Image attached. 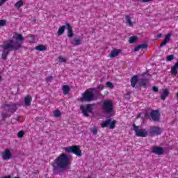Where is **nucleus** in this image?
<instances>
[{"mask_svg":"<svg viewBox=\"0 0 178 178\" xmlns=\"http://www.w3.org/2000/svg\"><path fill=\"white\" fill-rule=\"evenodd\" d=\"M72 165V160L69 156H58L53 163V168L54 170H60V172H63V170H66L69 165Z\"/></svg>","mask_w":178,"mask_h":178,"instance_id":"1","label":"nucleus"},{"mask_svg":"<svg viewBox=\"0 0 178 178\" xmlns=\"http://www.w3.org/2000/svg\"><path fill=\"white\" fill-rule=\"evenodd\" d=\"M22 48V44L19 42V41H15L13 40H9L4 42L3 45L2 46V49L4 51H17V49H20Z\"/></svg>","mask_w":178,"mask_h":178,"instance_id":"2","label":"nucleus"},{"mask_svg":"<svg viewBox=\"0 0 178 178\" xmlns=\"http://www.w3.org/2000/svg\"><path fill=\"white\" fill-rule=\"evenodd\" d=\"M94 91H97V88H88L83 94L80 99L81 102H91L95 101V95Z\"/></svg>","mask_w":178,"mask_h":178,"instance_id":"3","label":"nucleus"},{"mask_svg":"<svg viewBox=\"0 0 178 178\" xmlns=\"http://www.w3.org/2000/svg\"><path fill=\"white\" fill-rule=\"evenodd\" d=\"M63 149L67 152V154H74L76 156H81V149L80 145H72L67 147H64Z\"/></svg>","mask_w":178,"mask_h":178,"instance_id":"4","label":"nucleus"},{"mask_svg":"<svg viewBox=\"0 0 178 178\" xmlns=\"http://www.w3.org/2000/svg\"><path fill=\"white\" fill-rule=\"evenodd\" d=\"M94 104H86V106L84 105H81L80 106V109L83 115V116H85L86 118H88L90 116V113H92V111H93V107Z\"/></svg>","mask_w":178,"mask_h":178,"instance_id":"5","label":"nucleus"},{"mask_svg":"<svg viewBox=\"0 0 178 178\" xmlns=\"http://www.w3.org/2000/svg\"><path fill=\"white\" fill-rule=\"evenodd\" d=\"M134 127V131H135V134L136 137H142V138H145L147 137L148 136V131L145 129H140V127L136 125V124H133Z\"/></svg>","mask_w":178,"mask_h":178,"instance_id":"6","label":"nucleus"},{"mask_svg":"<svg viewBox=\"0 0 178 178\" xmlns=\"http://www.w3.org/2000/svg\"><path fill=\"white\" fill-rule=\"evenodd\" d=\"M102 109L106 113H112L113 112V102L111 100H105L103 102Z\"/></svg>","mask_w":178,"mask_h":178,"instance_id":"7","label":"nucleus"},{"mask_svg":"<svg viewBox=\"0 0 178 178\" xmlns=\"http://www.w3.org/2000/svg\"><path fill=\"white\" fill-rule=\"evenodd\" d=\"M116 120H113L111 118L107 119L106 121H104L101 126L102 129H105V127H108L109 126V129L111 130H113L115 127H116Z\"/></svg>","mask_w":178,"mask_h":178,"instance_id":"8","label":"nucleus"},{"mask_svg":"<svg viewBox=\"0 0 178 178\" xmlns=\"http://www.w3.org/2000/svg\"><path fill=\"white\" fill-rule=\"evenodd\" d=\"M142 76L143 78L139 80V87H147L149 83L150 75L148 73H144Z\"/></svg>","mask_w":178,"mask_h":178,"instance_id":"9","label":"nucleus"},{"mask_svg":"<svg viewBox=\"0 0 178 178\" xmlns=\"http://www.w3.org/2000/svg\"><path fill=\"white\" fill-rule=\"evenodd\" d=\"M4 108L7 112H10L11 113H15L16 112L17 107L16 106V104L14 103H9L4 104Z\"/></svg>","mask_w":178,"mask_h":178,"instance_id":"10","label":"nucleus"},{"mask_svg":"<svg viewBox=\"0 0 178 178\" xmlns=\"http://www.w3.org/2000/svg\"><path fill=\"white\" fill-rule=\"evenodd\" d=\"M83 43V38L80 35H75L72 40L71 41V44L74 47H79V45H81Z\"/></svg>","mask_w":178,"mask_h":178,"instance_id":"11","label":"nucleus"},{"mask_svg":"<svg viewBox=\"0 0 178 178\" xmlns=\"http://www.w3.org/2000/svg\"><path fill=\"white\" fill-rule=\"evenodd\" d=\"M65 26L67 27V37L68 38H72L74 35L73 28L69 23L65 24Z\"/></svg>","mask_w":178,"mask_h":178,"instance_id":"12","label":"nucleus"},{"mask_svg":"<svg viewBox=\"0 0 178 178\" xmlns=\"http://www.w3.org/2000/svg\"><path fill=\"white\" fill-rule=\"evenodd\" d=\"M177 69H178V60L175 65L171 67V74L173 77L177 76Z\"/></svg>","mask_w":178,"mask_h":178,"instance_id":"13","label":"nucleus"},{"mask_svg":"<svg viewBox=\"0 0 178 178\" xmlns=\"http://www.w3.org/2000/svg\"><path fill=\"white\" fill-rule=\"evenodd\" d=\"M170 37H172L171 33L167 34L163 41L161 42V44H160V47H165V45H166L169 41H170Z\"/></svg>","mask_w":178,"mask_h":178,"instance_id":"14","label":"nucleus"},{"mask_svg":"<svg viewBox=\"0 0 178 178\" xmlns=\"http://www.w3.org/2000/svg\"><path fill=\"white\" fill-rule=\"evenodd\" d=\"M119 54H120V50L118 49H114L109 54V58L113 59V58H116V56H118Z\"/></svg>","mask_w":178,"mask_h":178,"instance_id":"15","label":"nucleus"},{"mask_svg":"<svg viewBox=\"0 0 178 178\" xmlns=\"http://www.w3.org/2000/svg\"><path fill=\"white\" fill-rule=\"evenodd\" d=\"M138 81V75H134L131 78V85L133 88H136V84Z\"/></svg>","mask_w":178,"mask_h":178,"instance_id":"16","label":"nucleus"},{"mask_svg":"<svg viewBox=\"0 0 178 178\" xmlns=\"http://www.w3.org/2000/svg\"><path fill=\"white\" fill-rule=\"evenodd\" d=\"M148 48V44H141L138 46L136 47L134 49V52H137L138 51H140V49H147Z\"/></svg>","mask_w":178,"mask_h":178,"instance_id":"17","label":"nucleus"},{"mask_svg":"<svg viewBox=\"0 0 178 178\" xmlns=\"http://www.w3.org/2000/svg\"><path fill=\"white\" fill-rule=\"evenodd\" d=\"M169 93H170L169 90L163 89V93L161 94V99H162L163 101H165V99H166V97H168Z\"/></svg>","mask_w":178,"mask_h":178,"instance_id":"18","label":"nucleus"},{"mask_svg":"<svg viewBox=\"0 0 178 178\" xmlns=\"http://www.w3.org/2000/svg\"><path fill=\"white\" fill-rule=\"evenodd\" d=\"M31 101H33V99L31 98V96L27 95L24 98V104L26 106H30L31 105Z\"/></svg>","mask_w":178,"mask_h":178,"instance_id":"19","label":"nucleus"},{"mask_svg":"<svg viewBox=\"0 0 178 178\" xmlns=\"http://www.w3.org/2000/svg\"><path fill=\"white\" fill-rule=\"evenodd\" d=\"M13 38L15 40H17V41H24V38L23 37V35H22V33H15L13 35Z\"/></svg>","mask_w":178,"mask_h":178,"instance_id":"20","label":"nucleus"},{"mask_svg":"<svg viewBox=\"0 0 178 178\" xmlns=\"http://www.w3.org/2000/svg\"><path fill=\"white\" fill-rule=\"evenodd\" d=\"M64 95H67L70 92V87L67 85H64L62 88Z\"/></svg>","mask_w":178,"mask_h":178,"instance_id":"21","label":"nucleus"},{"mask_svg":"<svg viewBox=\"0 0 178 178\" xmlns=\"http://www.w3.org/2000/svg\"><path fill=\"white\" fill-rule=\"evenodd\" d=\"M149 133L151 137H154V136H156V127H150Z\"/></svg>","mask_w":178,"mask_h":178,"instance_id":"22","label":"nucleus"},{"mask_svg":"<svg viewBox=\"0 0 178 178\" xmlns=\"http://www.w3.org/2000/svg\"><path fill=\"white\" fill-rule=\"evenodd\" d=\"M150 121L156 122V110H153L150 113Z\"/></svg>","mask_w":178,"mask_h":178,"instance_id":"23","label":"nucleus"},{"mask_svg":"<svg viewBox=\"0 0 178 178\" xmlns=\"http://www.w3.org/2000/svg\"><path fill=\"white\" fill-rule=\"evenodd\" d=\"M125 22L128 26H130V27H133V22H131V18L130 17V15H126L125 16Z\"/></svg>","mask_w":178,"mask_h":178,"instance_id":"24","label":"nucleus"},{"mask_svg":"<svg viewBox=\"0 0 178 178\" xmlns=\"http://www.w3.org/2000/svg\"><path fill=\"white\" fill-rule=\"evenodd\" d=\"M36 49V51H46L47 50V47L44 44H39L38 46L35 47V48Z\"/></svg>","mask_w":178,"mask_h":178,"instance_id":"25","label":"nucleus"},{"mask_svg":"<svg viewBox=\"0 0 178 178\" xmlns=\"http://www.w3.org/2000/svg\"><path fill=\"white\" fill-rule=\"evenodd\" d=\"M65 29H66V26H60V28L58 29V30L57 31L58 35H62V34H63V33H65Z\"/></svg>","mask_w":178,"mask_h":178,"instance_id":"26","label":"nucleus"},{"mask_svg":"<svg viewBox=\"0 0 178 178\" xmlns=\"http://www.w3.org/2000/svg\"><path fill=\"white\" fill-rule=\"evenodd\" d=\"M22 6H23V0H19L15 4V8L16 9H20Z\"/></svg>","mask_w":178,"mask_h":178,"instance_id":"27","label":"nucleus"},{"mask_svg":"<svg viewBox=\"0 0 178 178\" xmlns=\"http://www.w3.org/2000/svg\"><path fill=\"white\" fill-rule=\"evenodd\" d=\"M129 44H134L135 42H137L138 41V38L137 36H131L129 38Z\"/></svg>","mask_w":178,"mask_h":178,"instance_id":"28","label":"nucleus"},{"mask_svg":"<svg viewBox=\"0 0 178 178\" xmlns=\"http://www.w3.org/2000/svg\"><path fill=\"white\" fill-rule=\"evenodd\" d=\"M8 55H9V51L3 50V54L1 55L2 59L6 60V58H8Z\"/></svg>","mask_w":178,"mask_h":178,"instance_id":"29","label":"nucleus"},{"mask_svg":"<svg viewBox=\"0 0 178 178\" xmlns=\"http://www.w3.org/2000/svg\"><path fill=\"white\" fill-rule=\"evenodd\" d=\"M54 118H60L62 116V113H60V111L56 110L53 112Z\"/></svg>","mask_w":178,"mask_h":178,"instance_id":"30","label":"nucleus"},{"mask_svg":"<svg viewBox=\"0 0 178 178\" xmlns=\"http://www.w3.org/2000/svg\"><path fill=\"white\" fill-rule=\"evenodd\" d=\"M2 156H12V153L8 149H5V152L2 154Z\"/></svg>","mask_w":178,"mask_h":178,"instance_id":"31","label":"nucleus"},{"mask_svg":"<svg viewBox=\"0 0 178 178\" xmlns=\"http://www.w3.org/2000/svg\"><path fill=\"white\" fill-rule=\"evenodd\" d=\"M162 154H163V148L160 147H156V154L162 155Z\"/></svg>","mask_w":178,"mask_h":178,"instance_id":"32","label":"nucleus"},{"mask_svg":"<svg viewBox=\"0 0 178 178\" xmlns=\"http://www.w3.org/2000/svg\"><path fill=\"white\" fill-rule=\"evenodd\" d=\"M173 59H175V55H173V54L168 55V56H167L166 61L171 62V60H173Z\"/></svg>","mask_w":178,"mask_h":178,"instance_id":"33","label":"nucleus"},{"mask_svg":"<svg viewBox=\"0 0 178 178\" xmlns=\"http://www.w3.org/2000/svg\"><path fill=\"white\" fill-rule=\"evenodd\" d=\"M1 118L3 120H6V118H10V115L6 113H1Z\"/></svg>","mask_w":178,"mask_h":178,"instance_id":"34","label":"nucleus"},{"mask_svg":"<svg viewBox=\"0 0 178 178\" xmlns=\"http://www.w3.org/2000/svg\"><path fill=\"white\" fill-rule=\"evenodd\" d=\"M163 132V129L159 128L158 127H156V136H159L162 134Z\"/></svg>","mask_w":178,"mask_h":178,"instance_id":"35","label":"nucleus"},{"mask_svg":"<svg viewBox=\"0 0 178 178\" xmlns=\"http://www.w3.org/2000/svg\"><path fill=\"white\" fill-rule=\"evenodd\" d=\"M106 86L108 88H111V90H112V88H113L114 86L113 83L111 81H108L106 83Z\"/></svg>","mask_w":178,"mask_h":178,"instance_id":"36","label":"nucleus"},{"mask_svg":"<svg viewBox=\"0 0 178 178\" xmlns=\"http://www.w3.org/2000/svg\"><path fill=\"white\" fill-rule=\"evenodd\" d=\"M24 136V131H19L17 134V137H19V138H23Z\"/></svg>","mask_w":178,"mask_h":178,"instance_id":"37","label":"nucleus"},{"mask_svg":"<svg viewBox=\"0 0 178 178\" xmlns=\"http://www.w3.org/2000/svg\"><path fill=\"white\" fill-rule=\"evenodd\" d=\"M6 24V19H1L0 20V27H3Z\"/></svg>","mask_w":178,"mask_h":178,"instance_id":"38","label":"nucleus"},{"mask_svg":"<svg viewBox=\"0 0 178 178\" xmlns=\"http://www.w3.org/2000/svg\"><path fill=\"white\" fill-rule=\"evenodd\" d=\"M144 115H145V119H149V120H151V116L149 113H148V112L145 111Z\"/></svg>","mask_w":178,"mask_h":178,"instance_id":"39","label":"nucleus"},{"mask_svg":"<svg viewBox=\"0 0 178 178\" xmlns=\"http://www.w3.org/2000/svg\"><path fill=\"white\" fill-rule=\"evenodd\" d=\"M160 118H161V113H159V110H156V122H159Z\"/></svg>","mask_w":178,"mask_h":178,"instance_id":"40","label":"nucleus"},{"mask_svg":"<svg viewBox=\"0 0 178 178\" xmlns=\"http://www.w3.org/2000/svg\"><path fill=\"white\" fill-rule=\"evenodd\" d=\"M90 131H92L93 134H98V129H97V128H93L90 129Z\"/></svg>","mask_w":178,"mask_h":178,"instance_id":"41","label":"nucleus"},{"mask_svg":"<svg viewBox=\"0 0 178 178\" xmlns=\"http://www.w3.org/2000/svg\"><path fill=\"white\" fill-rule=\"evenodd\" d=\"M124 98L125 99H130V93L128 92V93H126L125 95H124Z\"/></svg>","mask_w":178,"mask_h":178,"instance_id":"42","label":"nucleus"},{"mask_svg":"<svg viewBox=\"0 0 178 178\" xmlns=\"http://www.w3.org/2000/svg\"><path fill=\"white\" fill-rule=\"evenodd\" d=\"M58 59H59V60H61V62L66 63V58H65L63 57H59Z\"/></svg>","mask_w":178,"mask_h":178,"instance_id":"43","label":"nucleus"},{"mask_svg":"<svg viewBox=\"0 0 178 178\" xmlns=\"http://www.w3.org/2000/svg\"><path fill=\"white\" fill-rule=\"evenodd\" d=\"M12 156H3V161H9Z\"/></svg>","mask_w":178,"mask_h":178,"instance_id":"44","label":"nucleus"},{"mask_svg":"<svg viewBox=\"0 0 178 178\" xmlns=\"http://www.w3.org/2000/svg\"><path fill=\"white\" fill-rule=\"evenodd\" d=\"M53 77L52 76H48L46 78V81H51V80H52Z\"/></svg>","mask_w":178,"mask_h":178,"instance_id":"45","label":"nucleus"},{"mask_svg":"<svg viewBox=\"0 0 178 178\" xmlns=\"http://www.w3.org/2000/svg\"><path fill=\"white\" fill-rule=\"evenodd\" d=\"M152 152H154V154H156V146L153 147Z\"/></svg>","mask_w":178,"mask_h":178,"instance_id":"46","label":"nucleus"},{"mask_svg":"<svg viewBox=\"0 0 178 178\" xmlns=\"http://www.w3.org/2000/svg\"><path fill=\"white\" fill-rule=\"evenodd\" d=\"M97 88H98L99 90H104V85H100V86H99L97 87Z\"/></svg>","mask_w":178,"mask_h":178,"instance_id":"47","label":"nucleus"},{"mask_svg":"<svg viewBox=\"0 0 178 178\" xmlns=\"http://www.w3.org/2000/svg\"><path fill=\"white\" fill-rule=\"evenodd\" d=\"M6 2V0H0V5L2 6L3 3Z\"/></svg>","mask_w":178,"mask_h":178,"instance_id":"48","label":"nucleus"},{"mask_svg":"<svg viewBox=\"0 0 178 178\" xmlns=\"http://www.w3.org/2000/svg\"><path fill=\"white\" fill-rule=\"evenodd\" d=\"M151 1H153V0H141V2L147 3V2H151Z\"/></svg>","mask_w":178,"mask_h":178,"instance_id":"49","label":"nucleus"},{"mask_svg":"<svg viewBox=\"0 0 178 178\" xmlns=\"http://www.w3.org/2000/svg\"><path fill=\"white\" fill-rule=\"evenodd\" d=\"M153 91L156 92V86H153Z\"/></svg>","mask_w":178,"mask_h":178,"instance_id":"50","label":"nucleus"},{"mask_svg":"<svg viewBox=\"0 0 178 178\" xmlns=\"http://www.w3.org/2000/svg\"><path fill=\"white\" fill-rule=\"evenodd\" d=\"M141 118V113H138L137 115V119H140Z\"/></svg>","mask_w":178,"mask_h":178,"instance_id":"51","label":"nucleus"},{"mask_svg":"<svg viewBox=\"0 0 178 178\" xmlns=\"http://www.w3.org/2000/svg\"><path fill=\"white\" fill-rule=\"evenodd\" d=\"M3 178H12V177H10V175H6L4 176Z\"/></svg>","mask_w":178,"mask_h":178,"instance_id":"52","label":"nucleus"},{"mask_svg":"<svg viewBox=\"0 0 178 178\" xmlns=\"http://www.w3.org/2000/svg\"><path fill=\"white\" fill-rule=\"evenodd\" d=\"M60 156H67V155H66V154H61L60 155Z\"/></svg>","mask_w":178,"mask_h":178,"instance_id":"53","label":"nucleus"},{"mask_svg":"<svg viewBox=\"0 0 178 178\" xmlns=\"http://www.w3.org/2000/svg\"><path fill=\"white\" fill-rule=\"evenodd\" d=\"M159 90V88L158 87H156V91L158 92Z\"/></svg>","mask_w":178,"mask_h":178,"instance_id":"54","label":"nucleus"},{"mask_svg":"<svg viewBox=\"0 0 178 178\" xmlns=\"http://www.w3.org/2000/svg\"><path fill=\"white\" fill-rule=\"evenodd\" d=\"M158 37H159V38H161V34H159V35H158Z\"/></svg>","mask_w":178,"mask_h":178,"instance_id":"55","label":"nucleus"},{"mask_svg":"<svg viewBox=\"0 0 178 178\" xmlns=\"http://www.w3.org/2000/svg\"><path fill=\"white\" fill-rule=\"evenodd\" d=\"M1 80H2V76H1V75H0V81H1Z\"/></svg>","mask_w":178,"mask_h":178,"instance_id":"56","label":"nucleus"},{"mask_svg":"<svg viewBox=\"0 0 178 178\" xmlns=\"http://www.w3.org/2000/svg\"><path fill=\"white\" fill-rule=\"evenodd\" d=\"M14 178H20L19 177H15Z\"/></svg>","mask_w":178,"mask_h":178,"instance_id":"57","label":"nucleus"}]
</instances>
